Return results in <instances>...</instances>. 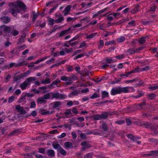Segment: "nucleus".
<instances>
[{
	"label": "nucleus",
	"mask_w": 158,
	"mask_h": 158,
	"mask_svg": "<svg viewBox=\"0 0 158 158\" xmlns=\"http://www.w3.org/2000/svg\"><path fill=\"white\" fill-rule=\"evenodd\" d=\"M100 97V95L96 93H94L92 95L89 97L90 98L94 99Z\"/></svg>",
	"instance_id": "obj_39"
},
{
	"label": "nucleus",
	"mask_w": 158,
	"mask_h": 158,
	"mask_svg": "<svg viewBox=\"0 0 158 158\" xmlns=\"http://www.w3.org/2000/svg\"><path fill=\"white\" fill-rule=\"evenodd\" d=\"M15 109L19 112L21 114H25L26 113L25 110H23V107H21L20 105L17 106L15 107Z\"/></svg>",
	"instance_id": "obj_7"
},
{
	"label": "nucleus",
	"mask_w": 158,
	"mask_h": 158,
	"mask_svg": "<svg viewBox=\"0 0 158 158\" xmlns=\"http://www.w3.org/2000/svg\"><path fill=\"white\" fill-rule=\"evenodd\" d=\"M126 136L128 138L134 141H136L138 139H141L139 137L135 136L133 135L130 134H127Z\"/></svg>",
	"instance_id": "obj_6"
},
{
	"label": "nucleus",
	"mask_w": 158,
	"mask_h": 158,
	"mask_svg": "<svg viewBox=\"0 0 158 158\" xmlns=\"http://www.w3.org/2000/svg\"><path fill=\"white\" fill-rule=\"evenodd\" d=\"M52 146L55 149H57L58 151L61 148V146L59 144H52Z\"/></svg>",
	"instance_id": "obj_37"
},
{
	"label": "nucleus",
	"mask_w": 158,
	"mask_h": 158,
	"mask_svg": "<svg viewBox=\"0 0 158 158\" xmlns=\"http://www.w3.org/2000/svg\"><path fill=\"white\" fill-rule=\"evenodd\" d=\"M125 56L124 54L119 55L118 56H116L115 57L119 59H121L124 57Z\"/></svg>",
	"instance_id": "obj_63"
},
{
	"label": "nucleus",
	"mask_w": 158,
	"mask_h": 158,
	"mask_svg": "<svg viewBox=\"0 0 158 158\" xmlns=\"http://www.w3.org/2000/svg\"><path fill=\"white\" fill-rule=\"evenodd\" d=\"M51 104L53 105L52 107L55 108L60 107L61 105V102L60 101H56L52 103Z\"/></svg>",
	"instance_id": "obj_14"
},
{
	"label": "nucleus",
	"mask_w": 158,
	"mask_h": 158,
	"mask_svg": "<svg viewBox=\"0 0 158 158\" xmlns=\"http://www.w3.org/2000/svg\"><path fill=\"white\" fill-rule=\"evenodd\" d=\"M15 99V97L13 96H11L9 98L8 102L9 103H11Z\"/></svg>",
	"instance_id": "obj_62"
},
{
	"label": "nucleus",
	"mask_w": 158,
	"mask_h": 158,
	"mask_svg": "<svg viewBox=\"0 0 158 158\" xmlns=\"http://www.w3.org/2000/svg\"><path fill=\"white\" fill-rule=\"evenodd\" d=\"M148 97L150 100H153L156 97V95L154 94H150L147 95Z\"/></svg>",
	"instance_id": "obj_43"
},
{
	"label": "nucleus",
	"mask_w": 158,
	"mask_h": 158,
	"mask_svg": "<svg viewBox=\"0 0 158 158\" xmlns=\"http://www.w3.org/2000/svg\"><path fill=\"white\" fill-rule=\"evenodd\" d=\"M82 26V25L81 24H76L75 25L69 27V28H70V30H71V32H72V31L74 30V28L79 27H81Z\"/></svg>",
	"instance_id": "obj_20"
},
{
	"label": "nucleus",
	"mask_w": 158,
	"mask_h": 158,
	"mask_svg": "<svg viewBox=\"0 0 158 158\" xmlns=\"http://www.w3.org/2000/svg\"><path fill=\"white\" fill-rule=\"evenodd\" d=\"M64 145L65 148H72L73 147V144L69 142H65L64 143Z\"/></svg>",
	"instance_id": "obj_15"
},
{
	"label": "nucleus",
	"mask_w": 158,
	"mask_h": 158,
	"mask_svg": "<svg viewBox=\"0 0 158 158\" xmlns=\"http://www.w3.org/2000/svg\"><path fill=\"white\" fill-rule=\"evenodd\" d=\"M81 144L82 146L85 147L87 148L91 147L90 144H89L87 141L82 142L81 143Z\"/></svg>",
	"instance_id": "obj_21"
},
{
	"label": "nucleus",
	"mask_w": 158,
	"mask_h": 158,
	"mask_svg": "<svg viewBox=\"0 0 158 158\" xmlns=\"http://www.w3.org/2000/svg\"><path fill=\"white\" fill-rule=\"evenodd\" d=\"M1 19L2 21L5 24H7L9 23L11 20L10 18L7 16H3L1 18Z\"/></svg>",
	"instance_id": "obj_8"
},
{
	"label": "nucleus",
	"mask_w": 158,
	"mask_h": 158,
	"mask_svg": "<svg viewBox=\"0 0 158 158\" xmlns=\"http://www.w3.org/2000/svg\"><path fill=\"white\" fill-rule=\"evenodd\" d=\"M54 113V111H47L45 112H42V114L43 115H45L47 114H52Z\"/></svg>",
	"instance_id": "obj_51"
},
{
	"label": "nucleus",
	"mask_w": 158,
	"mask_h": 158,
	"mask_svg": "<svg viewBox=\"0 0 158 158\" xmlns=\"http://www.w3.org/2000/svg\"><path fill=\"white\" fill-rule=\"evenodd\" d=\"M21 78H22L21 77L20 75H19L14 77V81H16L17 80L20 79Z\"/></svg>",
	"instance_id": "obj_56"
},
{
	"label": "nucleus",
	"mask_w": 158,
	"mask_h": 158,
	"mask_svg": "<svg viewBox=\"0 0 158 158\" xmlns=\"http://www.w3.org/2000/svg\"><path fill=\"white\" fill-rule=\"evenodd\" d=\"M139 5L135 6V8L131 10V12L132 14H135L139 11Z\"/></svg>",
	"instance_id": "obj_26"
},
{
	"label": "nucleus",
	"mask_w": 158,
	"mask_h": 158,
	"mask_svg": "<svg viewBox=\"0 0 158 158\" xmlns=\"http://www.w3.org/2000/svg\"><path fill=\"white\" fill-rule=\"evenodd\" d=\"M102 129L105 131H106L107 130L108 127L106 123H103L102 124Z\"/></svg>",
	"instance_id": "obj_42"
},
{
	"label": "nucleus",
	"mask_w": 158,
	"mask_h": 158,
	"mask_svg": "<svg viewBox=\"0 0 158 158\" xmlns=\"http://www.w3.org/2000/svg\"><path fill=\"white\" fill-rule=\"evenodd\" d=\"M130 72H126L124 74H122L120 75V77H128V76L131 74Z\"/></svg>",
	"instance_id": "obj_55"
},
{
	"label": "nucleus",
	"mask_w": 158,
	"mask_h": 158,
	"mask_svg": "<svg viewBox=\"0 0 158 158\" xmlns=\"http://www.w3.org/2000/svg\"><path fill=\"white\" fill-rule=\"evenodd\" d=\"M148 39V36L141 37L139 39L138 42L139 44H143L144 43L146 40Z\"/></svg>",
	"instance_id": "obj_11"
},
{
	"label": "nucleus",
	"mask_w": 158,
	"mask_h": 158,
	"mask_svg": "<svg viewBox=\"0 0 158 158\" xmlns=\"http://www.w3.org/2000/svg\"><path fill=\"white\" fill-rule=\"evenodd\" d=\"M94 154L93 152H90L85 155L84 156V158H92Z\"/></svg>",
	"instance_id": "obj_38"
},
{
	"label": "nucleus",
	"mask_w": 158,
	"mask_h": 158,
	"mask_svg": "<svg viewBox=\"0 0 158 158\" xmlns=\"http://www.w3.org/2000/svg\"><path fill=\"white\" fill-rule=\"evenodd\" d=\"M70 29V28H69L68 29L61 31L59 35V37H61L64 35L67 34L69 32H71V30Z\"/></svg>",
	"instance_id": "obj_13"
},
{
	"label": "nucleus",
	"mask_w": 158,
	"mask_h": 158,
	"mask_svg": "<svg viewBox=\"0 0 158 158\" xmlns=\"http://www.w3.org/2000/svg\"><path fill=\"white\" fill-rule=\"evenodd\" d=\"M80 46L79 47V48H82L83 47H86V44H85V42H83L82 43H81L80 44Z\"/></svg>",
	"instance_id": "obj_60"
},
{
	"label": "nucleus",
	"mask_w": 158,
	"mask_h": 158,
	"mask_svg": "<svg viewBox=\"0 0 158 158\" xmlns=\"http://www.w3.org/2000/svg\"><path fill=\"white\" fill-rule=\"evenodd\" d=\"M48 21L49 25H52L54 24L55 21L54 19L48 17Z\"/></svg>",
	"instance_id": "obj_44"
},
{
	"label": "nucleus",
	"mask_w": 158,
	"mask_h": 158,
	"mask_svg": "<svg viewBox=\"0 0 158 158\" xmlns=\"http://www.w3.org/2000/svg\"><path fill=\"white\" fill-rule=\"evenodd\" d=\"M106 63L110 64L114 62H115L116 61L112 57H110L109 58H106Z\"/></svg>",
	"instance_id": "obj_25"
},
{
	"label": "nucleus",
	"mask_w": 158,
	"mask_h": 158,
	"mask_svg": "<svg viewBox=\"0 0 158 158\" xmlns=\"http://www.w3.org/2000/svg\"><path fill=\"white\" fill-rule=\"evenodd\" d=\"M68 43L70 45L73 46L78 44V42L77 41H76L71 43V42H69V41Z\"/></svg>",
	"instance_id": "obj_64"
},
{
	"label": "nucleus",
	"mask_w": 158,
	"mask_h": 158,
	"mask_svg": "<svg viewBox=\"0 0 158 158\" xmlns=\"http://www.w3.org/2000/svg\"><path fill=\"white\" fill-rule=\"evenodd\" d=\"M9 6L10 8L9 10V12L15 16L17 15V13H19L21 12L20 8L23 11H25L26 9L25 5L23 3L19 1L10 3L9 4Z\"/></svg>",
	"instance_id": "obj_1"
},
{
	"label": "nucleus",
	"mask_w": 158,
	"mask_h": 158,
	"mask_svg": "<svg viewBox=\"0 0 158 158\" xmlns=\"http://www.w3.org/2000/svg\"><path fill=\"white\" fill-rule=\"evenodd\" d=\"M79 94V92L77 90H75L71 92L69 96L72 97L74 96H77Z\"/></svg>",
	"instance_id": "obj_27"
},
{
	"label": "nucleus",
	"mask_w": 158,
	"mask_h": 158,
	"mask_svg": "<svg viewBox=\"0 0 158 158\" xmlns=\"http://www.w3.org/2000/svg\"><path fill=\"white\" fill-rule=\"evenodd\" d=\"M71 7L70 5H69L66 7L64 10V16H66L68 15V13L70 11Z\"/></svg>",
	"instance_id": "obj_16"
},
{
	"label": "nucleus",
	"mask_w": 158,
	"mask_h": 158,
	"mask_svg": "<svg viewBox=\"0 0 158 158\" xmlns=\"http://www.w3.org/2000/svg\"><path fill=\"white\" fill-rule=\"evenodd\" d=\"M120 93L121 92L120 87L118 88H117V87L112 88L110 91V94L112 95H114L116 94Z\"/></svg>",
	"instance_id": "obj_5"
},
{
	"label": "nucleus",
	"mask_w": 158,
	"mask_h": 158,
	"mask_svg": "<svg viewBox=\"0 0 158 158\" xmlns=\"http://www.w3.org/2000/svg\"><path fill=\"white\" fill-rule=\"evenodd\" d=\"M78 78L74 74H72L70 76L68 77V81L66 82V84L67 85H70L73 83V81L77 80Z\"/></svg>",
	"instance_id": "obj_3"
},
{
	"label": "nucleus",
	"mask_w": 158,
	"mask_h": 158,
	"mask_svg": "<svg viewBox=\"0 0 158 158\" xmlns=\"http://www.w3.org/2000/svg\"><path fill=\"white\" fill-rule=\"evenodd\" d=\"M157 6H154V5H152L150 7L149 9V11H153V13L155 12L156 10Z\"/></svg>",
	"instance_id": "obj_49"
},
{
	"label": "nucleus",
	"mask_w": 158,
	"mask_h": 158,
	"mask_svg": "<svg viewBox=\"0 0 158 158\" xmlns=\"http://www.w3.org/2000/svg\"><path fill=\"white\" fill-rule=\"evenodd\" d=\"M104 45V42L102 40H101L100 41V44L98 45V48H102Z\"/></svg>",
	"instance_id": "obj_57"
},
{
	"label": "nucleus",
	"mask_w": 158,
	"mask_h": 158,
	"mask_svg": "<svg viewBox=\"0 0 158 158\" xmlns=\"http://www.w3.org/2000/svg\"><path fill=\"white\" fill-rule=\"evenodd\" d=\"M125 38L124 36H122L117 39V40L118 42L121 43L123 42L125 40Z\"/></svg>",
	"instance_id": "obj_36"
},
{
	"label": "nucleus",
	"mask_w": 158,
	"mask_h": 158,
	"mask_svg": "<svg viewBox=\"0 0 158 158\" xmlns=\"http://www.w3.org/2000/svg\"><path fill=\"white\" fill-rule=\"evenodd\" d=\"M11 33L13 35L15 36L19 34L18 31L14 30V28H13V30L11 31Z\"/></svg>",
	"instance_id": "obj_45"
},
{
	"label": "nucleus",
	"mask_w": 158,
	"mask_h": 158,
	"mask_svg": "<svg viewBox=\"0 0 158 158\" xmlns=\"http://www.w3.org/2000/svg\"><path fill=\"white\" fill-rule=\"evenodd\" d=\"M112 15L111 13L107 16V19L109 21H112L113 20V17L111 15Z\"/></svg>",
	"instance_id": "obj_52"
},
{
	"label": "nucleus",
	"mask_w": 158,
	"mask_h": 158,
	"mask_svg": "<svg viewBox=\"0 0 158 158\" xmlns=\"http://www.w3.org/2000/svg\"><path fill=\"white\" fill-rule=\"evenodd\" d=\"M152 130L154 131V133L155 135H158V129L157 128H155L154 127H151Z\"/></svg>",
	"instance_id": "obj_48"
},
{
	"label": "nucleus",
	"mask_w": 158,
	"mask_h": 158,
	"mask_svg": "<svg viewBox=\"0 0 158 158\" xmlns=\"http://www.w3.org/2000/svg\"><path fill=\"white\" fill-rule=\"evenodd\" d=\"M46 154L48 156L51 157L54 156L55 155L54 151L52 149L47 150Z\"/></svg>",
	"instance_id": "obj_10"
},
{
	"label": "nucleus",
	"mask_w": 158,
	"mask_h": 158,
	"mask_svg": "<svg viewBox=\"0 0 158 158\" xmlns=\"http://www.w3.org/2000/svg\"><path fill=\"white\" fill-rule=\"evenodd\" d=\"M94 119L96 120H99L101 119L100 114H94L93 116Z\"/></svg>",
	"instance_id": "obj_34"
},
{
	"label": "nucleus",
	"mask_w": 158,
	"mask_h": 158,
	"mask_svg": "<svg viewBox=\"0 0 158 158\" xmlns=\"http://www.w3.org/2000/svg\"><path fill=\"white\" fill-rule=\"evenodd\" d=\"M81 21L83 22L88 23L90 21L89 17H85L81 20Z\"/></svg>",
	"instance_id": "obj_46"
},
{
	"label": "nucleus",
	"mask_w": 158,
	"mask_h": 158,
	"mask_svg": "<svg viewBox=\"0 0 158 158\" xmlns=\"http://www.w3.org/2000/svg\"><path fill=\"white\" fill-rule=\"evenodd\" d=\"M44 98L45 100L46 99H51V92L45 94L43 97Z\"/></svg>",
	"instance_id": "obj_32"
},
{
	"label": "nucleus",
	"mask_w": 158,
	"mask_h": 158,
	"mask_svg": "<svg viewBox=\"0 0 158 158\" xmlns=\"http://www.w3.org/2000/svg\"><path fill=\"white\" fill-rule=\"evenodd\" d=\"M0 29L2 31H6L8 33L10 32L11 30H13V28L10 27H8L5 25L1 26L0 27Z\"/></svg>",
	"instance_id": "obj_4"
},
{
	"label": "nucleus",
	"mask_w": 158,
	"mask_h": 158,
	"mask_svg": "<svg viewBox=\"0 0 158 158\" xmlns=\"http://www.w3.org/2000/svg\"><path fill=\"white\" fill-rule=\"evenodd\" d=\"M20 132V131L19 130H14L10 132L8 135V136H11L12 135H17V134H19Z\"/></svg>",
	"instance_id": "obj_19"
},
{
	"label": "nucleus",
	"mask_w": 158,
	"mask_h": 158,
	"mask_svg": "<svg viewBox=\"0 0 158 158\" xmlns=\"http://www.w3.org/2000/svg\"><path fill=\"white\" fill-rule=\"evenodd\" d=\"M36 78L35 77H30L28 78L26 81L27 82L30 83L33 81H35Z\"/></svg>",
	"instance_id": "obj_28"
},
{
	"label": "nucleus",
	"mask_w": 158,
	"mask_h": 158,
	"mask_svg": "<svg viewBox=\"0 0 158 158\" xmlns=\"http://www.w3.org/2000/svg\"><path fill=\"white\" fill-rule=\"evenodd\" d=\"M56 17H58V19H56L55 20V23H60L62 21H63L64 19V18L60 14L59 15H56Z\"/></svg>",
	"instance_id": "obj_12"
},
{
	"label": "nucleus",
	"mask_w": 158,
	"mask_h": 158,
	"mask_svg": "<svg viewBox=\"0 0 158 158\" xmlns=\"http://www.w3.org/2000/svg\"><path fill=\"white\" fill-rule=\"evenodd\" d=\"M61 82L60 81L59 79H57L54 81H53L52 83L50 85V88H52V86L53 85H57V84L60 83Z\"/></svg>",
	"instance_id": "obj_23"
},
{
	"label": "nucleus",
	"mask_w": 158,
	"mask_h": 158,
	"mask_svg": "<svg viewBox=\"0 0 158 158\" xmlns=\"http://www.w3.org/2000/svg\"><path fill=\"white\" fill-rule=\"evenodd\" d=\"M109 113L107 112H104L100 114L101 119H106L108 117Z\"/></svg>",
	"instance_id": "obj_18"
},
{
	"label": "nucleus",
	"mask_w": 158,
	"mask_h": 158,
	"mask_svg": "<svg viewBox=\"0 0 158 158\" xmlns=\"http://www.w3.org/2000/svg\"><path fill=\"white\" fill-rule=\"evenodd\" d=\"M93 134L95 135H99L100 134V131L98 130H95L93 132Z\"/></svg>",
	"instance_id": "obj_53"
},
{
	"label": "nucleus",
	"mask_w": 158,
	"mask_h": 158,
	"mask_svg": "<svg viewBox=\"0 0 158 158\" xmlns=\"http://www.w3.org/2000/svg\"><path fill=\"white\" fill-rule=\"evenodd\" d=\"M60 79L62 81H66V82L68 81V77L65 76H63L61 77Z\"/></svg>",
	"instance_id": "obj_61"
},
{
	"label": "nucleus",
	"mask_w": 158,
	"mask_h": 158,
	"mask_svg": "<svg viewBox=\"0 0 158 158\" xmlns=\"http://www.w3.org/2000/svg\"><path fill=\"white\" fill-rule=\"evenodd\" d=\"M139 81V79H138V78H135V79H134L132 80H127V81H125V82L126 83H133V82H135V81Z\"/></svg>",
	"instance_id": "obj_47"
},
{
	"label": "nucleus",
	"mask_w": 158,
	"mask_h": 158,
	"mask_svg": "<svg viewBox=\"0 0 158 158\" xmlns=\"http://www.w3.org/2000/svg\"><path fill=\"white\" fill-rule=\"evenodd\" d=\"M97 34V33H91L89 35H88L86 37V38L87 39L90 40L92 38H94V37L96 36Z\"/></svg>",
	"instance_id": "obj_29"
},
{
	"label": "nucleus",
	"mask_w": 158,
	"mask_h": 158,
	"mask_svg": "<svg viewBox=\"0 0 158 158\" xmlns=\"http://www.w3.org/2000/svg\"><path fill=\"white\" fill-rule=\"evenodd\" d=\"M153 22L152 21H143L142 23L144 25H147L148 24H150L151 23Z\"/></svg>",
	"instance_id": "obj_54"
},
{
	"label": "nucleus",
	"mask_w": 158,
	"mask_h": 158,
	"mask_svg": "<svg viewBox=\"0 0 158 158\" xmlns=\"http://www.w3.org/2000/svg\"><path fill=\"white\" fill-rule=\"evenodd\" d=\"M33 14V20L35 21L36 19L38 17L39 15V14L38 13H35L34 11L32 12Z\"/></svg>",
	"instance_id": "obj_33"
},
{
	"label": "nucleus",
	"mask_w": 158,
	"mask_h": 158,
	"mask_svg": "<svg viewBox=\"0 0 158 158\" xmlns=\"http://www.w3.org/2000/svg\"><path fill=\"white\" fill-rule=\"evenodd\" d=\"M51 82L50 79L46 77L44 80L42 81H41V83L43 84H48L49 83Z\"/></svg>",
	"instance_id": "obj_30"
},
{
	"label": "nucleus",
	"mask_w": 158,
	"mask_h": 158,
	"mask_svg": "<svg viewBox=\"0 0 158 158\" xmlns=\"http://www.w3.org/2000/svg\"><path fill=\"white\" fill-rule=\"evenodd\" d=\"M26 95L25 94H23L20 97L19 101L20 103H21L24 101L26 100Z\"/></svg>",
	"instance_id": "obj_31"
},
{
	"label": "nucleus",
	"mask_w": 158,
	"mask_h": 158,
	"mask_svg": "<svg viewBox=\"0 0 158 158\" xmlns=\"http://www.w3.org/2000/svg\"><path fill=\"white\" fill-rule=\"evenodd\" d=\"M36 101L38 103L41 104L42 103H45L46 100L43 97H40L37 98Z\"/></svg>",
	"instance_id": "obj_17"
},
{
	"label": "nucleus",
	"mask_w": 158,
	"mask_h": 158,
	"mask_svg": "<svg viewBox=\"0 0 158 158\" xmlns=\"http://www.w3.org/2000/svg\"><path fill=\"white\" fill-rule=\"evenodd\" d=\"M30 85L29 83L27 82V81H25L21 83L19 86L21 89L23 90L26 89L28 85Z\"/></svg>",
	"instance_id": "obj_9"
},
{
	"label": "nucleus",
	"mask_w": 158,
	"mask_h": 158,
	"mask_svg": "<svg viewBox=\"0 0 158 158\" xmlns=\"http://www.w3.org/2000/svg\"><path fill=\"white\" fill-rule=\"evenodd\" d=\"M60 153L64 156H65L66 155V152L64 149L62 147L58 151Z\"/></svg>",
	"instance_id": "obj_41"
},
{
	"label": "nucleus",
	"mask_w": 158,
	"mask_h": 158,
	"mask_svg": "<svg viewBox=\"0 0 158 158\" xmlns=\"http://www.w3.org/2000/svg\"><path fill=\"white\" fill-rule=\"evenodd\" d=\"M146 155L156 156H158V152L156 151H152L150 153L146 154Z\"/></svg>",
	"instance_id": "obj_22"
},
{
	"label": "nucleus",
	"mask_w": 158,
	"mask_h": 158,
	"mask_svg": "<svg viewBox=\"0 0 158 158\" xmlns=\"http://www.w3.org/2000/svg\"><path fill=\"white\" fill-rule=\"evenodd\" d=\"M111 14L112 15H113L115 17V18H117L120 15V14L119 13H111Z\"/></svg>",
	"instance_id": "obj_59"
},
{
	"label": "nucleus",
	"mask_w": 158,
	"mask_h": 158,
	"mask_svg": "<svg viewBox=\"0 0 158 158\" xmlns=\"http://www.w3.org/2000/svg\"><path fill=\"white\" fill-rule=\"evenodd\" d=\"M36 106L35 102V101L31 102L30 103V108H34Z\"/></svg>",
	"instance_id": "obj_58"
},
{
	"label": "nucleus",
	"mask_w": 158,
	"mask_h": 158,
	"mask_svg": "<svg viewBox=\"0 0 158 158\" xmlns=\"http://www.w3.org/2000/svg\"><path fill=\"white\" fill-rule=\"evenodd\" d=\"M109 96V94L106 91H103L102 92V98H104L106 97H108Z\"/></svg>",
	"instance_id": "obj_35"
},
{
	"label": "nucleus",
	"mask_w": 158,
	"mask_h": 158,
	"mask_svg": "<svg viewBox=\"0 0 158 158\" xmlns=\"http://www.w3.org/2000/svg\"><path fill=\"white\" fill-rule=\"evenodd\" d=\"M65 98V95L63 94H60L58 92L55 93L51 92V99L55 98L56 99H64Z\"/></svg>",
	"instance_id": "obj_2"
},
{
	"label": "nucleus",
	"mask_w": 158,
	"mask_h": 158,
	"mask_svg": "<svg viewBox=\"0 0 158 158\" xmlns=\"http://www.w3.org/2000/svg\"><path fill=\"white\" fill-rule=\"evenodd\" d=\"M121 93H127L128 92V87H120Z\"/></svg>",
	"instance_id": "obj_24"
},
{
	"label": "nucleus",
	"mask_w": 158,
	"mask_h": 158,
	"mask_svg": "<svg viewBox=\"0 0 158 158\" xmlns=\"http://www.w3.org/2000/svg\"><path fill=\"white\" fill-rule=\"evenodd\" d=\"M126 52L131 54L135 53V49H134L131 48L127 50Z\"/></svg>",
	"instance_id": "obj_40"
},
{
	"label": "nucleus",
	"mask_w": 158,
	"mask_h": 158,
	"mask_svg": "<svg viewBox=\"0 0 158 158\" xmlns=\"http://www.w3.org/2000/svg\"><path fill=\"white\" fill-rule=\"evenodd\" d=\"M70 109H69L66 110L65 112V114L66 116H68L69 115H71L72 113Z\"/></svg>",
	"instance_id": "obj_50"
}]
</instances>
